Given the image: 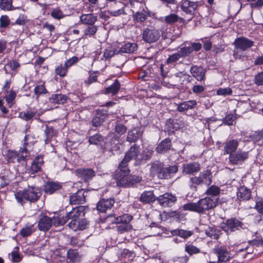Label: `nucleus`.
Returning a JSON list of instances; mask_svg holds the SVG:
<instances>
[{
  "mask_svg": "<svg viewBox=\"0 0 263 263\" xmlns=\"http://www.w3.org/2000/svg\"><path fill=\"white\" fill-rule=\"evenodd\" d=\"M171 140L169 138H166L158 145L156 151L158 153H166L171 149Z\"/></svg>",
  "mask_w": 263,
  "mask_h": 263,
  "instance_id": "obj_30",
  "label": "nucleus"
},
{
  "mask_svg": "<svg viewBox=\"0 0 263 263\" xmlns=\"http://www.w3.org/2000/svg\"><path fill=\"white\" fill-rule=\"evenodd\" d=\"M220 188L216 185H212L206 190L205 193L208 195H211L212 197H216L220 193Z\"/></svg>",
  "mask_w": 263,
  "mask_h": 263,
  "instance_id": "obj_45",
  "label": "nucleus"
},
{
  "mask_svg": "<svg viewBox=\"0 0 263 263\" xmlns=\"http://www.w3.org/2000/svg\"><path fill=\"white\" fill-rule=\"evenodd\" d=\"M67 69L68 68L65 64L64 66L61 65L60 66H58L55 68V71L56 74L60 77H64L67 72Z\"/></svg>",
  "mask_w": 263,
  "mask_h": 263,
  "instance_id": "obj_55",
  "label": "nucleus"
},
{
  "mask_svg": "<svg viewBox=\"0 0 263 263\" xmlns=\"http://www.w3.org/2000/svg\"><path fill=\"white\" fill-rule=\"evenodd\" d=\"M62 187L61 183L48 181L44 185V191L47 194H52L59 191Z\"/></svg>",
  "mask_w": 263,
  "mask_h": 263,
  "instance_id": "obj_23",
  "label": "nucleus"
},
{
  "mask_svg": "<svg viewBox=\"0 0 263 263\" xmlns=\"http://www.w3.org/2000/svg\"><path fill=\"white\" fill-rule=\"evenodd\" d=\"M77 175L85 181L91 179L95 176V172L90 168H79L76 171Z\"/></svg>",
  "mask_w": 263,
  "mask_h": 263,
  "instance_id": "obj_25",
  "label": "nucleus"
},
{
  "mask_svg": "<svg viewBox=\"0 0 263 263\" xmlns=\"http://www.w3.org/2000/svg\"><path fill=\"white\" fill-rule=\"evenodd\" d=\"M53 129L51 127L47 126L45 130V134L46 136V138L45 139L46 143H47L48 141H50V139L53 135Z\"/></svg>",
  "mask_w": 263,
  "mask_h": 263,
  "instance_id": "obj_61",
  "label": "nucleus"
},
{
  "mask_svg": "<svg viewBox=\"0 0 263 263\" xmlns=\"http://www.w3.org/2000/svg\"><path fill=\"white\" fill-rule=\"evenodd\" d=\"M120 88V84L116 80L110 86L106 88L104 93L106 94L111 93L112 95H115L117 93Z\"/></svg>",
  "mask_w": 263,
  "mask_h": 263,
  "instance_id": "obj_35",
  "label": "nucleus"
},
{
  "mask_svg": "<svg viewBox=\"0 0 263 263\" xmlns=\"http://www.w3.org/2000/svg\"><path fill=\"white\" fill-rule=\"evenodd\" d=\"M154 153L153 149L149 147L145 148L142 153V159L143 160H148L152 157Z\"/></svg>",
  "mask_w": 263,
  "mask_h": 263,
  "instance_id": "obj_50",
  "label": "nucleus"
},
{
  "mask_svg": "<svg viewBox=\"0 0 263 263\" xmlns=\"http://www.w3.org/2000/svg\"><path fill=\"white\" fill-rule=\"evenodd\" d=\"M254 83L257 86H263V71L255 76Z\"/></svg>",
  "mask_w": 263,
  "mask_h": 263,
  "instance_id": "obj_59",
  "label": "nucleus"
},
{
  "mask_svg": "<svg viewBox=\"0 0 263 263\" xmlns=\"http://www.w3.org/2000/svg\"><path fill=\"white\" fill-rule=\"evenodd\" d=\"M114 203V200L112 199H103L100 201V213L105 212L108 209H110Z\"/></svg>",
  "mask_w": 263,
  "mask_h": 263,
  "instance_id": "obj_32",
  "label": "nucleus"
},
{
  "mask_svg": "<svg viewBox=\"0 0 263 263\" xmlns=\"http://www.w3.org/2000/svg\"><path fill=\"white\" fill-rule=\"evenodd\" d=\"M251 196V192L250 189L246 186H242L239 188L237 193V197L239 200H248Z\"/></svg>",
  "mask_w": 263,
  "mask_h": 263,
  "instance_id": "obj_28",
  "label": "nucleus"
},
{
  "mask_svg": "<svg viewBox=\"0 0 263 263\" xmlns=\"http://www.w3.org/2000/svg\"><path fill=\"white\" fill-rule=\"evenodd\" d=\"M40 189L35 187H29L22 191H19L15 194V197L18 203L22 205L27 200L31 202H35L41 196Z\"/></svg>",
  "mask_w": 263,
  "mask_h": 263,
  "instance_id": "obj_3",
  "label": "nucleus"
},
{
  "mask_svg": "<svg viewBox=\"0 0 263 263\" xmlns=\"http://www.w3.org/2000/svg\"><path fill=\"white\" fill-rule=\"evenodd\" d=\"M142 134L143 132L140 128H134L128 132L126 141L130 143L135 142L141 138Z\"/></svg>",
  "mask_w": 263,
  "mask_h": 263,
  "instance_id": "obj_19",
  "label": "nucleus"
},
{
  "mask_svg": "<svg viewBox=\"0 0 263 263\" xmlns=\"http://www.w3.org/2000/svg\"><path fill=\"white\" fill-rule=\"evenodd\" d=\"M47 93L48 90L46 88L44 83L41 84H37L34 87V93L36 99H38L41 95Z\"/></svg>",
  "mask_w": 263,
  "mask_h": 263,
  "instance_id": "obj_37",
  "label": "nucleus"
},
{
  "mask_svg": "<svg viewBox=\"0 0 263 263\" xmlns=\"http://www.w3.org/2000/svg\"><path fill=\"white\" fill-rule=\"evenodd\" d=\"M84 206H82L73 208L70 212L66 214L65 216L60 217V219L65 220V223L69 219H80V217L84 214Z\"/></svg>",
  "mask_w": 263,
  "mask_h": 263,
  "instance_id": "obj_13",
  "label": "nucleus"
},
{
  "mask_svg": "<svg viewBox=\"0 0 263 263\" xmlns=\"http://www.w3.org/2000/svg\"><path fill=\"white\" fill-rule=\"evenodd\" d=\"M178 171L177 164L164 167L162 163L156 161L153 163L151 167V172L153 174H157L160 179H167Z\"/></svg>",
  "mask_w": 263,
  "mask_h": 263,
  "instance_id": "obj_2",
  "label": "nucleus"
},
{
  "mask_svg": "<svg viewBox=\"0 0 263 263\" xmlns=\"http://www.w3.org/2000/svg\"><path fill=\"white\" fill-rule=\"evenodd\" d=\"M197 105L196 100H189L179 103L177 106V110L179 112H184L189 109L194 108Z\"/></svg>",
  "mask_w": 263,
  "mask_h": 263,
  "instance_id": "obj_27",
  "label": "nucleus"
},
{
  "mask_svg": "<svg viewBox=\"0 0 263 263\" xmlns=\"http://www.w3.org/2000/svg\"><path fill=\"white\" fill-rule=\"evenodd\" d=\"M157 200L153 191H146L140 196V200L145 203H149Z\"/></svg>",
  "mask_w": 263,
  "mask_h": 263,
  "instance_id": "obj_33",
  "label": "nucleus"
},
{
  "mask_svg": "<svg viewBox=\"0 0 263 263\" xmlns=\"http://www.w3.org/2000/svg\"><path fill=\"white\" fill-rule=\"evenodd\" d=\"M81 21L85 24H92L97 20L96 17L91 14H83L80 17Z\"/></svg>",
  "mask_w": 263,
  "mask_h": 263,
  "instance_id": "obj_41",
  "label": "nucleus"
},
{
  "mask_svg": "<svg viewBox=\"0 0 263 263\" xmlns=\"http://www.w3.org/2000/svg\"><path fill=\"white\" fill-rule=\"evenodd\" d=\"M35 114V112L28 110L26 112H21L20 116L23 119L28 121L32 119Z\"/></svg>",
  "mask_w": 263,
  "mask_h": 263,
  "instance_id": "obj_56",
  "label": "nucleus"
},
{
  "mask_svg": "<svg viewBox=\"0 0 263 263\" xmlns=\"http://www.w3.org/2000/svg\"><path fill=\"white\" fill-rule=\"evenodd\" d=\"M205 234L211 238L217 239L220 236V231L213 228H209L206 231Z\"/></svg>",
  "mask_w": 263,
  "mask_h": 263,
  "instance_id": "obj_43",
  "label": "nucleus"
},
{
  "mask_svg": "<svg viewBox=\"0 0 263 263\" xmlns=\"http://www.w3.org/2000/svg\"><path fill=\"white\" fill-rule=\"evenodd\" d=\"M97 73V71L89 72V77L87 80H85V83L87 85H89L93 82H97L98 79Z\"/></svg>",
  "mask_w": 263,
  "mask_h": 263,
  "instance_id": "obj_51",
  "label": "nucleus"
},
{
  "mask_svg": "<svg viewBox=\"0 0 263 263\" xmlns=\"http://www.w3.org/2000/svg\"><path fill=\"white\" fill-rule=\"evenodd\" d=\"M200 170V164L197 162H192L183 164L182 172L190 175L197 173Z\"/></svg>",
  "mask_w": 263,
  "mask_h": 263,
  "instance_id": "obj_20",
  "label": "nucleus"
},
{
  "mask_svg": "<svg viewBox=\"0 0 263 263\" xmlns=\"http://www.w3.org/2000/svg\"><path fill=\"white\" fill-rule=\"evenodd\" d=\"M119 224V226H117V229L118 232L120 233L127 232L132 229V226L130 223Z\"/></svg>",
  "mask_w": 263,
  "mask_h": 263,
  "instance_id": "obj_52",
  "label": "nucleus"
},
{
  "mask_svg": "<svg viewBox=\"0 0 263 263\" xmlns=\"http://www.w3.org/2000/svg\"><path fill=\"white\" fill-rule=\"evenodd\" d=\"M239 145V142L237 140L233 139L229 140L224 144V154H233L236 152Z\"/></svg>",
  "mask_w": 263,
  "mask_h": 263,
  "instance_id": "obj_22",
  "label": "nucleus"
},
{
  "mask_svg": "<svg viewBox=\"0 0 263 263\" xmlns=\"http://www.w3.org/2000/svg\"><path fill=\"white\" fill-rule=\"evenodd\" d=\"M43 164V156L40 155L36 156L32 161L31 166L28 169L29 173L31 174H34L40 172Z\"/></svg>",
  "mask_w": 263,
  "mask_h": 263,
  "instance_id": "obj_14",
  "label": "nucleus"
},
{
  "mask_svg": "<svg viewBox=\"0 0 263 263\" xmlns=\"http://www.w3.org/2000/svg\"><path fill=\"white\" fill-rule=\"evenodd\" d=\"M67 255L68 258L71 261L77 262L80 260L81 256L76 250L69 249Z\"/></svg>",
  "mask_w": 263,
  "mask_h": 263,
  "instance_id": "obj_38",
  "label": "nucleus"
},
{
  "mask_svg": "<svg viewBox=\"0 0 263 263\" xmlns=\"http://www.w3.org/2000/svg\"><path fill=\"white\" fill-rule=\"evenodd\" d=\"M51 16L57 20H60L64 17L62 11L59 8L53 9L51 12Z\"/></svg>",
  "mask_w": 263,
  "mask_h": 263,
  "instance_id": "obj_48",
  "label": "nucleus"
},
{
  "mask_svg": "<svg viewBox=\"0 0 263 263\" xmlns=\"http://www.w3.org/2000/svg\"><path fill=\"white\" fill-rule=\"evenodd\" d=\"M12 0H1L0 7L4 10H11L12 9Z\"/></svg>",
  "mask_w": 263,
  "mask_h": 263,
  "instance_id": "obj_47",
  "label": "nucleus"
},
{
  "mask_svg": "<svg viewBox=\"0 0 263 263\" xmlns=\"http://www.w3.org/2000/svg\"><path fill=\"white\" fill-rule=\"evenodd\" d=\"M254 42L246 37H239L235 39L233 43L235 49L246 51L254 45Z\"/></svg>",
  "mask_w": 263,
  "mask_h": 263,
  "instance_id": "obj_12",
  "label": "nucleus"
},
{
  "mask_svg": "<svg viewBox=\"0 0 263 263\" xmlns=\"http://www.w3.org/2000/svg\"><path fill=\"white\" fill-rule=\"evenodd\" d=\"M180 19L182 20L177 14L172 13L164 17V22L167 25H173Z\"/></svg>",
  "mask_w": 263,
  "mask_h": 263,
  "instance_id": "obj_36",
  "label": "nucleus"
},
{
  "mask_svg": "<svg viewBox=\"0 0 263 263\" xmlns=\"http://www.w3.org/2000/svg\"><path fill=\"white\" fill-rule=\"evenodd\" d=\"M86 193L83 190H79L76 193L73 194L70 198V203L71 204H81L85 202Z\"/></svg>",
  "mask_w": 263,
  "mask_h": 263,
  "instance_id": "obj_17",
  "label": "nucleus"
},
{
  "mask_svg": "<svg viewBox=\"0 0 263 263\" xmlns=\"http://www.w3.org/2000/svg\"><path fill=\"white\" fill-rule=\"evenodd\" d=\"M115 132L119 135H122L124 134L127 128L122 124L117 123L115 125Z\"/></svg>",
  "mask_w": 263,
  "mask_h": 263,
  "instance_id": "obj_57",
  "label": "nucleus"
},
{
  "mask_svg": "<svg viewBox=\"0 0 263 263\" xmlns=\"http://www.w3.org/2000/svg\"><path fill=\"white\" fill-rule=\"evenodd\" d=\"M159 204L164 208L172 207L177 202V197L170 193H165L157 198Z\"/></svg>",
  "mask_w": 263,
  "mask_h": 263,
  "instance_id": "obj_10",
  "label": "nucleus"
},
{
  "mask_svg": "<svg viewBox=\"0 0 263 263\" xmlns=\"http://www.w3.org/2000/svg\"><path fill=\"white\" fill-rule=\"evenodd\" d=\"M10 24V20L7 15H2L0 18V27H7Z\"/></svg>",
  "mask_w": 263,
  "mask_h": 263,
  "instance_id": "obj_63",
  "label": "nucleus"
},
{
  "mask_svg": "<svg viewBox=\"0 0 263 263\" xmlns=\"http://www.w3.org/2000/svg\"><path fill=\"white\" fill-rule=\"evenodd\" d=\"M138 46L135 43H127L124 44L118 51L120 53H132L137 50Z\"/></svg>",
  "mask_w": 263,
  "mask_h": 263,
  "instance_id": "obj_31",
  "label": "nucleus"
},
{
  "mask_svg": "<svg viewBox=\"0 0 263 263\" xmlns=\"http://www.w3.org/2000/svg\"><path fill=\"white\" fill-rule=\"evenodd\" d=\"M193 52V50L190 46L186 47L184 46L180 48L179 50V53L180 55L181 58H185L187 56H189L192 52Z\"/></svg>",
  "mask_w": 263,
  "mask_h": 263,
  "instance_id": "obj_49",
  "label": "nucleus"
},
{
  "mask_svg": "<svg viewBox=\"0 0 263 263\" xmlns=\"http://www.w3.org/2000/svg\"><path fill=\"white\" fill-rule=\"evenodd\" d=\"M183 208L185 211H190L200 213V211L197 202H189L183 205Z\"/></svg>",
  "mask_w": 263,
  "mask_h": 263,
  "instance_id": "obj_42",
  "label": "nucleus"
},
{
  "mask_svg": "<svg viewBox=\"0 0 263 263\" xmlns=\"http://www.w3.org/2000/svg\"><path fill=\"white\" fill-rule=\"evenodd\" d=\"M172 233L173 235H177L183 238H188L192 236L193 234L192 231L184 230H175L172 232Z\"/></svg>",
  "mask_w": 263,
  "mask_h": 263,
  "instance_id": "obj_44",
  "label": "nucleus"
},
{
  "mask_svg": "<svg viewBox=\"0 0 263 263\" xmlns=\"http://www.w3.org/2000/svg\"><path fill=\"white\" fill-rule=\"evenodd\" d=\"M32 138V136L30 135H27L25 137L24 144L18 152L13 150L8 151L7 158L9 162L15 163L16 162L21 163L25 161L26 158L29 155L30 153L27 148V146L32 142L30 140Z\"/></svg>",
  "mask_w": 263,
  "mask_h": 263,
  "instance_id": "obj_1",
  "label": "nucleus"
},
{
  "mask_svg": "<svg viewBox=\"0 0 263 263\" xmlns=\"http://www.w3.org/2000/svg\"><path fill=\"white\" fill-rule=\"evenodd\" d=\"M198 203L200 213H203L205 211L212 209L216 206L218 203V198L206 197L200 199Z\"/></svg>",
  "mask_w": 263,
  "mask_h": 263,
  "instance_id": "obj_8",
  "label": "nucleus"
},
{
  "mask_svg": "<svg viewBox=\"0 0 263 263\" xmlns=\"http://www.w3.org/2000/svg\"><path fill=\"white\" fill-rule=\"evenodd\" d=\"M236 120V117L232 114L228 115L223 119V123L228 125L233 124Z\"/></svg>",
  "mask_w": 263,
  "mask_h": 263,
  "instance_id": "obj_62",
  "label": "nucleus"
},
{
  "mask_svg": "<svg viewBox=\"0 0 263 263\" xmlns=\"http://www.w3.org/2000/svg\"><path fill=\"white\" fill-rule=\"evenodd\" d=\"M65 220L61 219L59 217H53L51 218L46 215H41L38 221V229L40 231L46 232L50 229L52 225L58 227L64 224Z\"/></svg>",
  "mask_w": 263,
  "mask_h": 263,
  "instance_id": "obj_5",
  "label": "nucleus"
},
{
  "mask_svg": "<svg viewBox=\"0 0 263 263\" xmlns=\"http://www.w3.org/2000/svg\"><path fill=\"white\" fill-rule=\"evenodd\" d=\"M127 174L125 176H123L121 175L120 170H119V172L118 173V179L117 181V183L119 186H125L126 185V182L128 181H132V183H138L141 181V178L138 176H129L127 177Z\"/></svg>",
  "mask_w": 263,
  "mask_h": 263,
  "instance_id": "obj_16",
  "label": "nucleus"
},
{
  "mask_svg": "<svg viewBox=\"0 0 263 263\" xmlns=\"http://www.w3.org/2000/svg\"><path fill=\"white\" fill-rule=\"evenodd\" d=\"M35 231L33 225L26 226L20 231V234L23 237H27Z\"/></svg>",
  "mask_w": 263,
  "mask_h": 263,
  "instance_id": "obj_46",
  "label": "nucleus"
},
{
  "mask_svg": "<svg viewBox=\"0 0 263 263\" xmlns=\"http://www.w3.org/2000/svg\"><path fill=\"white\" fill-rule=\"evenodd\" d=\"M248 244L256 247H263V239L258 236L254 239L248 241Z\"/></svg>",
  "mask_w": 263,
  "mask_h": 263,
  "instance_id": "obj_53",
  "label": "nucleus"
},
{
  "mask_svg": "<svg viewBox=\"0 0 263 263\" xmlns=\"http://www.w3.org/2000/svg\"><path fill=\"white\" fill-rule=\"evenodd\" d=\"M87 224V221L85 219L80 218L71 220L68 226L70 229L76 231L86 229Z\"/></svg>",
  "mask_w": 263,
  "mask_h": 263,
  "instance_id": "obj_15",
  "label": "nucleus"
},
{
  "mask_svg": "<svg viewBox=\"0 0 263 263\" xmlns=\"http://www.w3.org/2000/svg\"><path fill=\"white\" fill-rule=\"evenodd\" d=\"M185 251L190 255L199 252V249L192 245H186L185 246Z\"/></svg>",
  "mask_w": 263,
  "mask_h": 263,
  "instance_id": "obj_54",
  "label": "nucleus"
},
{
  "mask_svg": "<svg viewBox=\"0 0 263 263\" xmlns=\"http://www.w3.org/2000/svg\"><path fill=\"white\" fill-rule=\"evenodd\" d=\"M212 182V175L209 170L200 172L198 176L192 177L190 179V187L191 190L196 191L197 186L202 184L209 185Z\"/></svg>",
  "mask_w": 263,
  "mask_h": 263,
  "instance_id": "obj_6",
  "label": "nucleus"
},
{
  "mask_svg": "<svg viewBox=\"0 0 263 263\" xmlns=\"http://www.w3.org/2000/svg\"><path fill=\"white\" fill-rule=\"evenodd\" d=\"M181 58V57L179 54V52L174 53L172 55H170L168 57V58L166 60V63L167 64L174 63L177 62Z\"/></svg>",
  "mask_w": 263,
  "mask_h": 263,
  "instance_id": "obj_60",
  "label": "nucleus"
},
{
  "mask_svg": "<svg viewBox=\"0 0 263 263\" xmlns=\"http://www.w3.org/2000/svg\"><path fill=\"white\" fill-rule=\"evenodd\" d=\"M140 146L135 144L126 153L124 159L119 166L121 175L125 176L129 174V170L127 167L128 162L132 159L136 158L140 153Z\"/></svg>",
  "mask_w": 263,
  "mask_h": 263,
  "instance_id": "obj_4",
  "label": "nucleus"
},
{
  "mask_svg": "<svg viewBox=\"0 0 263 263\" xmlns=\"http://www.w3.org/2000/svg\"><path fill=\"white\" fill-rule=\"evenodd\" d=\"M190 72L197 81H204L205 79V70L201 66L194 65L190 68Z\"/></svg>",
  "mask_w": 263,
  "mask_h": 263,
  "instance_id": "obj_18",
  "label": "nucleus"
},
{
  "mask_svg": "<svg viewBox=\"0 0 263 263\" xmlns=\"http://www.w3.org/2000/svg\"><path fill=\"white\" fill-rule=\"evenodd\" d=\"M251 140L254 143L263 142V129L260 131H255L250 135Z\"/></svg>",
  "mask_w": 263,
  "mask_h": 263,
  "instance_id": "obj_39",
  "label": "nucleus"
},
{
  "mask_svg": "<svg viewBox=\"0 0 263 263\" xmlns=\"http://www.w3.org/2000/svg\"><path fill=\"white\" fill-rule=\"evenodd\" d=\"M249 157V152L239 150L237 152L231 154L229 160L230 163L234 165L242 164Z\"/></svg>",
  "mask_w": 263,
  "mask_h": 263,
  "instance_id": "obj_11",
  "label": "nucleus"
},
{
  "mask_svg": "<svg viewBox=\"0 0 263 263\" xmlns=\"http://www.w3.org/2000/svg\"><path fill=\"white\" fill-rule=\"evenodd\" d=\"M198 7V3L191 2L190 1H185L183 2L181 8L182 11L185 12L186 14H193L195 10Z\"/></svg>",
  "mask_w": 263,
  "mask_h": 263,
  "instance_id": "obj_24",
  "label": "nucleus"
},
{
  "mask_svg": "<svg viewBox=\"0 0 263 263\" xmlns=\"http://www.w3.org/2000/svg\"><path fill=\"white\" fill-rule=\"evenodd\" d=\"M221 228L227 233L246 228L245 224L238 219L233 218L227 219L225 222L221 224Z\"/></svg>",
  "mask_w": 263,
  "mask_h": 263,
  "instance_id": "obj_7",
  "label": "nucleus"
},
{
  "mask_svg": "<svg viewBox=\"0 0 263 263\" xmlns=\"http://www.w3.org/2000/svg\"><path fill=\"white\" fill-rule=\"evenodd\" d=\"M16 96V93L14 90H11L9 91H7L5 98L9 107H11L12 106L13 101L14 100Z\"/></svg>",
  "mask_w": 263,
  "mask_h": 263,
  "instance_id": "obj_40",
  "label": "nucleus"
},
{
  "mask_svg": "<svg viewBox=\"0 0 263 263\" xmlns=\"http://www.w3.org/2000/svg\"><path fill=\"white\" fill-rule=\"evenodd\" d=\"M214 252L217 255L218 261L220 262H226L231 258L226 249L223 247L215 248Z\"/></svg>",
  "mask_w": 263,
  "mask_h": 263,
  "instance_id": "obj_21",
  "label": "nucleus"
},
{
  "mask_svg": "<svg viewBox=\"0 0 263 263\" xmlns=\"http://www.w3.org/2000/svg\"><path fill=\"white\" fill-rule=\"evenodd\" d=\"M132 219V216L128 214H124L115 218L113 222L118 224H127L129 223Z\"/></svg>",
  "mask_w": 263,
  "mask_h": 263,
  "instance_id": "obj_34",
  "label": "nucleus"
},
{
  "mask_svg": "<svg viewBox=\"0 0 263 263\" xmlns=\"http://www.w3.org/2000/svg\"><path fill=\"white\" fill-rule=\"evenodd\" d=\"M13 175L9 170H5L0 176V186L2 187L7 186L12 180Z\"/></svg>",
  "mask_w": 263,
  "mask_h": 263,
  "instance_id": "obj_29",
  "label": "nucleus"
},
{
  "mask_svg": "<svg viewBox=\"0 0 263 263\" xmlns=\"http://www.w3.org/2000/svg\"><path fill=\"white\" fill-rule=\"evenodd\" d=\"M232 92V90L230 88H219L217 90L218 95L227 96L230 95Z\"/></svg>",
  "mask_w": 263,
  "mask_h": 263,
  "instance_id": "obj_64",
  "label": "nucleus"
},
{
  "mask_svg": "<svg viewBox=\"0 0 263 263\" xmlns=\"http://www.w3.org/2000/svg\"><path fill=\"white\" fill-rule=\"evenodd\" d=\"M68 97L66 95L62 93H53L49 98L50 103L54 104H64L65 103Z\"/></svg>",
  "mask_w": 263,
  "mask_h": 263,
  "instance_id": "obj_26",
  "label": "nucleus"
},
{
  "mask_svg": "<svg viewBox=\"0 0 263 263\" xmlns=\"http://www.w3.org/2000/svg\"><path fill=\"white\" fill-rule=\"evenodd\" d=\"M18 247L14 248L11 254L12 260L16 262H20L22 259V258L21 257V256L18 252Z\"/></svg>",
  "mask_w": 263,
  "mask_h": 263,
  "instance_id": "obj_58",
  "label": "nucleus"
},
{
  "mask_svg": "<svg viewBox=\"0 0 263 263\" xmlns=\"http://www.w3.org/2000/svg\"><path fill=\"white\" fill-rule=\"evenodd\" d=\"M160 37L159 31L155 28L151 27L144 30L142 33L143 40L147 43L156 42Z\"/></svg>",
  "mask_w": 263,
  "mask_h": 263,
  "instance_id": "obj_9",
  "label": "nucleus"
}]
</instances>
